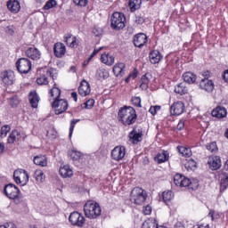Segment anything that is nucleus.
<instances>
[{
	"instance_id": "obj_1",
	"label": "nucleus",
	"mask_w": 228,
	"mask_h": 228,
	"mask_svg": "<svg viewBox=\"0 0 228 228\" xmlns=\"http://www.w3.org/2000/svg\"><path fill=\"white\" fill-rule=\"evenodd\" d=\"M118 117L124 126H133L136 122V110L133 107L121 108Z\"/></svg>"
},
{
	"instance_id": "obj_2",
	"label": "nucleus",
	"mask_w": 228,
	"mask_h": 228,
	"mask_svg": "<svg viewBox=\"0 0 228 228\" xmlns=\"http://www.w3.org/2000/svg\"><path fill=\"white\" fill-rule=\"evenodd\" d=\"M84 213L86 218L95 219L101 216L102 210L101 205L95 201L89 200L84 205Z\"/></svg>"
},
{
	"instance_id": "obj_3",
	"label": "nucleus",
	"mask_w": 228,
	"mask_h": 228,
	"mask_svg": "<svg viewBox=\"0 0 228 228\" xmlns=\"http://www.w3.org/2000/svg\"><path fill=\"white\" fill-rule=\"evenodd\" d=\"M4 193L8 199H11L16 204L22 202V196L20 195V190L17 188L13 183H9L4 187Z\"/></svg>"
},
{
	"instance_id": "obj_4",
	"label": "nucleus",
	"mask_w": 228,
	"mask_h": 228,
	"mask_svg": "<svg viewBox=\"0 0 228 228\" xmlns=\"http://www.w3.org/2000/svg\"><path fill=\"white\" fill-rule=\"evenodd\" d=\"M130 200L138 206L143 204L147 200V191L140 187L134 188L130 193Z\"/></svg>"
},
{
	"instance_id": "obj_5",
	"label": "nucleus",
	"mask_w": 228,
	"mask_h": 228,
	"mask_svg": "<svg viewBox=\"0 0 228 228\" xmlns=\"http://www.w3.org/2000/svg\"><path fill=\"white\" fill-rule=\"evenodd\" d=\"M110 26L117 31L126 28V16L122 12H116L110 17Z\"/></svg>"
},
{
	"instance_id": "obj_6",
	"label": "nucleus",
	"mask_w": 228,
	"mask_h": 228,
	"mask_svg": "<svg viewBox=\"0 0 228 228\" xmlns=\"http://www.w3.org/2000/svg\"><path fill=\"white\" fill-rule=\"evenodd\" d=\"M0 81L4 86H12L15 83V73L10 69L0 72Z\"/></svg>"
},
{
	"instance_id": "obj_7",
	"label": "nucleus",
	"mask_w": 228,
	"mask_h": 228,
	"mask_svg": "<svg viewBox=\"0 0 228 228\" xmlns=\"http://www.w3.org/2000/svg\"><path fill=\"white\" fill-rule=\"evenodd\" d=\"M13 179L17 184L24 186V184H27L28 181H29V175H28V171L24 169H18L13 173Z\"/></svg>"
},
{
	"instance_id": "obj_8",
	"label": "nucleus",
	"mask_w": 228,
	"mask_h": 228,
	"mask_svg": "<svg viewBox=\"0 0 228 228\" xmlns=\"http://www.w3.org/2000/svg\"><path fill=\"white\" fill-rule=\"evenodd\" d=\"M52 108L55 110V115H61L69 110V102L65 99L54 100L52 103Z\"/></svg>"
},
{
	"instance_id": "obj_9",
	"label": "nucleus",
	"mask_w": 228,
	"mask_h": 228,
	"mask_svg": "<svg viewBox=\"0 0 228 228\" xmlns=\"http://www.w3.org/2000/svg\"><path fill=\"white\" fill-rule=\"evenodd\" d=\"M16 67L17 70L20 74H28V72L31 70V61H29V59L27 58H20L19 61H17Z\"/></svg>"
},
{
	"instance_id": "obj_10",
	"label": "nucleus",
	"mask_w": 228,
	"mask_h": 228,
	"mask_svg": "<svg viewBox=\"0 0 228 228\" xmlns=\"http://www.w3.org/2000/svg\"><path fill=\"white\" fill-rule=\"evenodd\" d=\"M25 55L30 60L38 61V60L42 58V52H40V50H38L35 45H31L25 50Z\"/></svg>"
},
{
	"instance_id": "obj_11",
	"label": "nucleus",
	"mask_w": 228,
	"mask_h": 228,
	"mask_svg": "<svg viewBox=\"0 0 228 228\" xmlns=\"http://www.w3.org/2000/svg\"><path fill=\"white\" fill-rule=\"evenodd\" d=\"M69 220L72 225H77V227H83L85 225V216L79 212H72L69 215Z\"/></svg>"
},
{
	"instance_id": "obj_12",
	"label": "nucleus",
	"mask_w": 228,
	"mask_h": 228,
	"mask_svg": "<svg viewBox=\"0 0 228 228\" xmlns=\"http://www.w3.org/2000/svg\"><path fill=\"white\" fill-rule=\"evenodd\" d=\"M174 183L176 186H180L181 188H186L191 184V181L190 178H186L184 175L181 174H176L174 177Z\"/></svg>"
},
{
	"instance_id": "obj_13",
	"label": "nucleus",
	"mask_w": 228,
	"mask_h": 228,
	"mask_svg": "<svg viewBox=\"0 0 228 228\" xmlns=\"http://www.w3.org/2000/svg\"><path fill=\"white\" fill-rule=\"evenodd\" d=\"M126 156V147L124 146H116L111 151V157L115 161H120V159H124Z\"/></svg>"
},
{
	"instance_id": "obj_14",
	"label": "nucleus",
	"mask_w": 228,
	"mask_h": 228,
	"mask_svg": "<svg viewBox=\"0 0 228 228\" xmlns=\"http://www.w3.org/2000/svg\"><path fill=\"white\" fill-rule=\"evenodd\" d=\"M142 136H143L142 130L134 127L133 131L129 134V141L132 143H138L139 142H142Z\"/></svg>"
},
{
	"instance_id": "obj_15",
	"label": "nucleus",
	"mask_w": 228,
	"mask_h": 228,
	"mask_svg": "<svg viewBox=\"0 0 228 228\" xmlns=\"http://www.w3.org/2000/svg\"><path fill=\"white\" fill-rule=\"evenodd\" d=\"M147 35L139 33L134 37V45L135 47H143L147 44Z\"/></svg>"
},
{
	"instance_id": "obj_16",
	"label": "nucleus",
	"mask_w": 228,
	"mask_h": 228,
	"mask_svg": "<svg viewBox=\"0 0 228 228\" xmlns=\"http://www.w3.org/2000/svg\"><path fill=\"white\" fill-rule=\"evenodd\" d=\"M171 115H183L184 113V103L183 102H176L170 107Z\"/></svg>"
},
{
	"instance_id": "obj_17",
	"label": "nucleus",
	"mask_w": 228,
	"mask_h": 228,
	"mask_svg": "<svg viewBox=\"0 0 228 228\" xmlns=\"http://www.w3.org/2000/svg\"><path fill=\"white\" fill-rule=\"evenodd\" d=\"M208 165L211 170H218L222 167V160L218 156H211L208 158Z\"/></svg>"
},
{
	"instance_id": "obj_18",
	"label": "nucleus",
	"mask_w": 228,
	"mask_h": 228,
	"mask_svg": "<svg viewBox=\"0 0 228 228\" xmlns=\"http://www.w3.org/2000/svg\"><path fill=\"white\" fill-rule=\"evenodd\" d=\"M90 92H92V89L90 88V84L86 82V80H82L78 87L79 95H81L82 97H86V95H90Z\"/></svg>"
},
{
	"instance_id": "obj_19",
	"label": "nucleus",
	"mask_w": 228,
	"mask_h": 228,
	"mask_svg": "<svg viewBox=\"0 0 228 228\" xmlns=\"http://www.w3.org/2000/svg\"><path fill=\"white\" fill-rule=\"evenodd\" d=\"M200 88L209 93L215 90V84L213 83V80H209L208 78H202L200 82Z\"/></svg>"
},
{
	"instance_id": "obj_20",
	"label": "nucleus",
	"mask_w": 228,
	"mask_h": 228,
	"mask_svg": "<svg viewBox=\"0 0 228 228\" xmlns=\"http://www.w3.org/2000/svg\"><path fill=\"white\" fill-rule=\"evenodd\" d=\"M53 53L56 58H63L65 53H67V48L63 43H56L53 46Z\"/></svg>"
},
{
	"instance_id": "obj_21",
	"label": "nucleus",
	"mask_w": 228,
	"mask_h": 228,
	"mask_svg": "<svg viewBox=\"0 0 228 228\" xmlns=\"http://www.w3.org/2000/svg\"><path fill=\"white\" fill-rule=\"evenodd\" d=\"M212 117H216V118H225L227 117V109L221 106L216 107L212 110Z\"/></svg>"
},
{
	"instance_id": "obj_22",
	"label": "nucleus",
	"mask_w": 228,
	"mask_h": 228,
	"mask_svg": "<svg viewBox=\"0 0 228 228\" xmlns=\"http://www.w3.org/2000/svg\"><path fill=\"white\" fill-rule=\"evenodd\" d=\"M64 42L69 47H77L78 45L77 38L72 36V34H66L64 36Z\"/></svg>"
},
{
	"instance_id": "obj_23",
	"label": "nucleus",
	"mask_w": 228,
	"mask_h": 228,
	"mask_svg": "<svg viewBox=\"0 0 228 228\" xmlns=\"http://www.w3.org/2000/svg\"><path fill=\"white\" fill-rule=\"evenodd\" d=\"M149 58L151 63L156 65V63H159L161 60H163V55H161V53H159V51L155 50L150 53Z\"/></svg>"
},
{
	"instance_id": "obj_24",
	"label": "nucleus",
	"mask_w": 228,
	"mask_h": 228,
	"mask_svg": "<svg viewBox=\"0 0 228 228\" xmlns=\"http://www.w3.org/2000/svg\"><path fill=\"white\" fill-rule=\"evenodd\" d=\"M7 8L10 12H12V13H18V12L20 11V3L19 0H10L7 3Z\"/></svg>"
},
{
	"instance_id": "obj_25",
	"label": "nucleus",
	"mask_w": 228,
	"mask_h": 228,
	"mask_svg": "<svg viewBox=\"0 0 228 228\" xmlns=\"http://www.w3.org/2000/svg\"><path fill=\"white\" fill-rule=\"evenodd\" d=\"M125 69H126V64H124L123 62L117 63L113 67L114 76H116V77H122Z\"/></svg>"
},
{
	"instance_id": "obj_26",
	"label": "nucleus",
	"mask_w": 228,
	"mask_h": 228,
	"mask_svg": "<svg viewBox=\"0 0 228 228\" xmlns=\"http://www.w3.org/2000/svg\"><path fill=\"white\" fill-rule=\"evenodd\" d=\"M101 61L109 67H111L113 63H115V57L110 55V53H103L101 56Z\"/></svg>"
},
{
	"instance_id": "obj_27",
	"label": "nucleus",
	"mask_w": 228,
	"mask_h": 228,
	"mask_svg": "<svg viewBox=\"0 0 228 228\" xmlns=\"http://www.w3.org/2000/svg\"><path fill=\"white\" fill-rule=\"evenodd\" d=\"M28 99L32 108H38V102H40V98L38 97V94L36 91L30 92Z\"/></svg>"
},
{
	"instance_id": "obj_28",
	"label": "nucleus",
	"mask_w": 228,
	"mask_h": 228,
	"mask_svg": "<svg viewBox=\"0 0 228 228\" xmlns=\"http://www.w3.org/2000/svg\"><path fill=\"white\" fill-rule=\"evenodd\" d=\"M95 77L97 79H108L110 77V72L106 69L100 67L96 69Z\"/></svg>"
},
{
	"instance_id": "obj_29",
	"label": "nucleus",
	"mask_w": 228,
	"mask_h": 228,
	"mask_svg": "<svg viewBox=\"0 0 228 228\" xmlns=\"http://www.w3.org/2000/svg\"><path fill=\"white\" fill-rule=\"evenodd\" d=\"M59 172L61 177L64 178L72 177V175H74V172H72V169L69 166L61 167Z\"/></svg>"
},
{
	"instance_id": "obj_30",
	"label": "nucleus",
	"mask_w": 228,
	"mask_h": 228,
	"mask_svg": "<svg viewBox=\"0 0 228 228\" xmlns=\"http://www.w3.org/2000/svg\"><path fill=\"white\" fill-rule=\"evenodd\" d=\"M183 78L185 83H188V85H192V83H195V81H197V76L190 71L185 72L183 75Z\"/></svg>"
},
{
	"instance_id": "obj_31",
	"label": "nucleus",
	"mask_w": 228,
	"mask_h": 228,
	"mask_svg": "<svg viewBox=\"0 0 228 228\" xmlns=\"http://www.w3.org/2000/svg\"><path fill=\"white\" fill-rule=\"evenodd\" d=\"M34 163L39 167H47V157L45 155H39L34 157Z\"/></svg>"
},
{
	"instance_id": "obj_32",
	"label": "nucleus",
	"mask_w": 228,
	"mask_h": 228,
	"mask_svg": "<svg viewBox=\"0 0 228 228\" xmlns=\"http://www.w3.org/2000/svg\"><path fill=\"white\" fill-rule=\"evenodd\" d=\"M20 140V132L18 130H12L8 138V143H14V142H19Z\"/></svg>"
},
{
	"instance_id": "obj_33",
	"label": "nucleus",
	"mask_w": 228,
	"mask_h": 228,
	"mask_svg": "<svg viewBox=\"0 0 228 228\" xmlns=\"http://www.w3.org/2000/svg\"><path fill=\"white\" fill-rule=\"evenodd\" d=\"M155 161H157V163L159 164L168 161V151H163L162 153L157 154V156L155 157Z\"/></svg>"
},
{
	"instance_id": "obj_34",
	"label": "nucleus",
	"mask_w": 228,
	"mask_h": 228,
	"mask_svg": "<svg viewBox=\"0 0 228 228\" xmlns=\"http://www.w3.org/2000/svg\"><path fill=\"white\" fill-rule=\"evenodd\" d=\"M174 192L172 191H165L162 193V199L165 204H168L171 200H174Z\"/></svg>"
},
{
	"instance_id": "obj_35",
	"label": "nucleus",
	"mask_w": 228,
	"mask_h": 228,
	"mask_svg": "<svg viewBox=\"0 0 228 228\" xmlns=\"http://www.w3.org/2000/svg\"><path fill=\"white\" fill-rule=\"evenodd\" d=\"M175 92L179 95H184L188 93V89L186 88L184 83H180L175 87Z\"/></svg>"
},
{
	"instance_id": "obj_36",
	"label": "nucleus",
	"mask_w": 228,
	"mask_h": 228,
	"mask_svg": "<svg viewBox=\"0 0 228 228\" xmlns=\"http://www.w3.org/2000/svg\"><path fill=\"white\" fill-rule=\"evenodd\" d=\"M220 191H225L228 186V175L227 174L221 175Z\"/></svg>"
},
{
	"instance_id": "obj_37",
	"label": "nucleus",
	"mask_w": 228,
	"mask_h": 228,
	"mask_svg": "<svg viewBox=\"0 0 228 228\" xmlns=\"http://www.w3.org/2000/svg\"><path fill=\"white\" fill-rule=\"evenodd\" d=\"M142 228H158V222L155 219H147L142 223Z\"/></svg>"
},
{
	"instance_id": "obj_38",
	"label": "nucleus",
	"mask_w": 228,
	"mask_h": 228,
	"mask_svg": "<svg viewBox=\"0 0 228 228\" xmlns=\"http://www.w3.org/2000/svg\"><path fill=\"white\" fill-rule=\"evenodd\" d=\"M179 154L184 156V158H190L191 156V149L186 148L184 146H178L177 147Z\"/></svg>"
},
{
	"instance_id": "obj_39",
	"label": "nucleus",
	"mask_w": 228,
	"mask_h": 228,
	"mask_svg": "<svg viewBox=\"0 0 228 228\" xmlns=\"http://www.w3.org/2000/svg\"><path fill=\"white\" fill-rule=\"evenodd\" d=\"M34 177L37 183H44L45 181V175H44V171L40 169L35 171Z\"/></svg>"
},
{
	"instance_id": "obj_40",
	"label": "nucleus",
	"mask_w": 228,
	"mask_h": 228,
	"mask_svg": "<svg viewBox=\"0 0 228 228\" xmlns=\"http://www.w3.org/2000/svg\"><path fill=\"white\" fill-rule=\"evenodd\" d=\"M140 4H142V2H140V0H129L128 2V6L131 12H136V10L140 8Z\"/></svg>"
},
{
	"instance_id": "obj_41",
	"label": "nucleus",
	"mask_w": 228,
	"mask_h": 228,
	"mask_svg": "<svg viewBox=\"0 0 228 228\" xmlns=\"http://www.w3.org/2000/svg\"><path fill=\"white\" fill-rule=\"evenodd\" d=\"M50 95L51 97H53L54 101L60 100V96L61 95V90L58 87H53L50 90Z\"/></svg>"
},
{
	"instance_id": "obj_42",
	"label": "nucleus",
	"mask_w": 228,
	"mask_h": 228,
	"mask_svg": "<svg viewBox=\"0 0 228 228\" xmlns=\"http://www.w3.org/2000/svg\"><path fill=\"white\" fill-rule=\"evenodd\" d=\"M140 84V88H142V90H147V88H149V77H147V75L142 76Z\"/></svg>"
},
{
	"instance_id": "obj_43",
	"label": "nucleus",
	"mask_w": 228,
	"mask_h": 228,
	"mask_svg": "<svg viewBox=\"0 0 228 228\" xmlns=\"http://www.w3.org/2000/svg\"><path fill=\"white\" fill-rule=\"evenodd\" d=\"M69 156L71 158V159H73V161H77V159H80L81 158V152L72 150L69 152Z\"/></svg>"
},
{
	"instance_id": "obj_44",
	"label": "nucleus",
	"mask_w": 228,
	"mask_h": 228,
	"mask_svg": "<svg viewBox=\"0 0 228 228\" xmlns=\"http://www.w3.org/2000/svg\"><path fill=\"white\" fill-rule=\"evenodd\" d=\"M11 129L12 128L8 125L2 126L1 131H0L1 138H5L6 134H8V133H10Z\"/></svg>"
},
{
	"instance_id": "obj_45",
	"label": "nucleus",
	"mask_w": 228,
	"mask_h": 228,
	"mask_svg": "<svg viewBox=\"0 0 228 228\" xmlns=\"http://www.w3.org/2000/svg\"><path fill=\"white\" fill-rule=\"evenodd\" d=\"M207 150L210 152H216L218 151V147L216 146V143L215 142H212L207 144Z\"/></svg>"
},
{
	"instance_id": "obj_46",
	"label": "nucleus",
	"mask_w": 228,
	"mask_h": 228,
	"mask_svg": "<svg viewBox=\"0 0 228 228\" xmlns=\"http://www.w3.org/2000/svg\"><path fill=\"white\" fill-rule=\"evenodd\" d=\"M37 83L38 85H48L49 80H47V77H45V75H43V76L37 77Z\"/></svg>"
},
{
	"instance_id": "obj_47",
	"label": "nucleus",
	"mask_w": 228,
	"mask_h": 228,
	"mask_svg": "<svg viewBox=\"0 0 228 228\" xmlns=\"http://www.w3.org/2000/svg\"><path fill=\"white\" fill-rule=\"evenodd\" d=\"M208 216H210L212 222H215V220H218V218H220V214L215 210H210Z\"/></svg>"
},
{
	"instance_id": "obj_48",
	"label": "nucleus",
	"mask_w": 228,
	"mask_h": 228,
	"mask_svg": "<svg viewBox=\"0 0 228 228\" xmlns=\"http://www.w3.org/2000/svg\"><path fill=\"white\" fill-rule=\"evenodd\" d=\"M56 6L55 0H49L44 6V10H51V8H54Z\"/></svg>"
},
{
	"instance_id": "obj_49",
	"label": "nucleus",
	"mask_w": 228,
	"mask_h": 228,
	"mask_svg": "<svg viewBox=\"0 0 228 228\" xmlns=\"http://www.w3.org/2000/svg\"><path fill=\"white\" fill-rule=\"evenodd\" d=\"M77 122H79V119H72L70 122V126H69V138H72V133H74V127L76 126V124H77Z\"/></svg>"
},
{
	"instance_id": "obj_50",
	"label": "nucleus",
	"mask_w": 228,
	"mask_h": 228,
	"mask_svg": "<svg viewBox=\"0 0 228 228\" xmlns=\"http://www.w3.org/2000/svg\"><path fill=\"white\" fill-rule=\"evenodd\" d=\"M132 102L137 108H142V98H140V97H133L132 98Z\"/></svg>"
},
{
	"instance_id": "obj_51",
	"label": "nucleus",
	"mask_w": 228,
	"mask_h": 228,
	"mask_svg": "<svg viewBox=\"0 0 228 228\" xmlns=\"http://www.w3.org/2000/svg\"><path fill=\"white\" fill-rule=\"evenodd\" d=\"M159 110H161V106L159 105H155V106H151L149 110V111L152 114V115H156L158 113V111H159Z\"/></svg>"
},
{
	"instance_id": "obj_52",
	"label": "nucleus",
	"mask_w": 228,
	"mask_h": 228,
	"mask_svg": "<svg viewBox=\"0 0 228 228\" xmlns=\"http://www.w3.org/2000/svg\"><path fill=\"white\" fill-rule=\"evenodd\" d=\"M94 104H95V101L94 99H90L86 102H85V106L87 110H92Z\"/></svg>"
},
{
	"instance_id": "obj_53",
	"label": "nucleus",
	"mask_w": 228,
	"mask_h": 228,
	"mask_svg": "<svg viewBox=\"0 0 228 228\" xmlns=\"http://www.w3.org/2000/svg\"><path fill=\"white\" fill-rule=\"evenodd\" d=\"M73 2L77 6H86L88 4V0H73Z\"/></svg>"
},
{
	"instance_id": "obj_54",
	"label": "nucleus",
	"mask_w": 228,
	"mask_h": 228,
	"mask_svg": "<svg viewBox=\"0 0 228 228\" xmlns=\"http://www.w3.org/2000/svg\"><path fill=\"white\" fill-rule=\"evenodd\" d=\"M185 122L186 121L184 119H180L179 123L177 124L176 129L178 131H183V129H184Z\"/></svg>"
},
{
	"instance_id": "obj_55",
	"label": "nucleus",
	"mask_w": 228,
	"mask_h": 228,
	"mask_svg": "<svg viewBox=\"0 0 228 228\" xmlns=\"http://www.w3.org/2000/svg\"><path fill=\"white\" fill-rule=\"evenodd\" d=\"M10 104L12 108H17L19 106V101L15 97L10 98Z\"/></svg>"
},
{
	"instance_id": "obj_56",
	"label": "nucleus",
	"mask_w": 228,
	"mask_h": 228,
	"mask_svg": "<svg viewBox=\"0 0 228 228\" xmlns=\"http://www.w3.org/2000/svg\"><path fill=\"white\" fill-rule=\"evenodd\" d=\"M134 22L135 24H143V22H145V19H143V17L141 15H138L135 17Z\"/></svg>"
},
{
	"instance_id": "obj_57",
	"label": "nucleus",
	"mask_w": 228,
	"mask_h": 228,
	"mask_svg": "<svg viewBox=\"0 0 228 228\" xmlns=\"http://www.w3.org/2000/svg\"><path fill=\"white\" fill-rule=\"evenodd\" d=\"M151 213H152V208H151V206L147 205L143 209V214L151 215Z\"/></svg>"
},
{
	"instance_id": "obj_58",
	"label": "nucleus",
	"mask_w": 228,
	"mask_h": 228,
	"mask_svg": "<svg viewBox=\"0 0 228 228\" xmlns=\"http://www.w3.org/2000/svg\"><path fill=\"white\" fill-rule=\"evenodd\" d=\"M0 228H17V225L13 223H8L5 225H0Z\"/></svg>"
},
{
	"instance_id": "obj_59",
	"label": "nucleus",
	"mask_w": 228,
	"mask_h": 228,
	"mask_svg": "<svg viewBox=\"0 0 228 228\" xmlns=\"http://www.w3.org/2000/svg\"><path fill=\"white\" fill-rule=\"evenodd\" d=\"M93 33L95 37H101V35H102V30L100 28H94Z\"/></svg>"
},
{
	"instance_id": "obj_60",
	"label": "nucleus",
	"mask_w": 228,
	"mask_h": 228,
	"mask_svg": "<svg viewBox=\"0 0 228 228\" xmlns=\"http://www.w3.org/2000/svg\"><path fill=\"white\" fill-rule=\"evenodd\" d=\"M138 76V70L134 69L132 73L129 74V77H132V79H135Z\"/></svg>"
},
{
	"instance_id": "obj_61",
	"label": "nucleus",
	"mask_w": 228,
	"mask_h": 228,
	"mask_svg": "<svg viewBox=\"0 0 228 228\" xmlns=\"http://www.w3.org/2000/svg\"><path fill=\"white\" fill-rule=\"evenodd\" d=\"M102 49H103L102 46L100 47V48H95V49L94 50V52L92 53V54H91V58H94V57L95 56V54H97V53H99V51H102Z\"/></svg>"
},
{
	"instance_id": "obj_62",
	"label": "nucleus",
	"mask_w": 228,
	"mask_h": 228,
	"mask_svg": "<svg viewBox=\"0 0 228 228\" xmlns=\"http://www.w3.org/2000/svg\"><path fill=\"white\" fill-rule=\"evenodd\" d=\"M175 228H186L182 222H177L175 225Z\"/></svg>"
},
{
	"instance_id": "obj_63",
	"label": "nucleus",
	"mask_w": 228,
	"mask_h": 228,
	"mask_svg": "<svg viewBox=\"0 0 228 228\" xmlns=\"http://www.w3.org/2000/svg\"><path fill=\"white\" fill-rule=\"evenodd\" d=\"M71 97L74 99L75 102H77V93L73 92L71 93Z\"/></svg>"
},
{
	"instance_id": "obj_64",
	"label": "nucleus",
	"mask_w": 228,
	"mask_h": 228,
	"mask_svg": "<svg viewBox=\"0 0 228 228\" xmlns=\"http://www.w3.org/2000/svg\"><path fill=\"white\" fill-rule=\"evenodd\" d=\"M224 79L226 83H228V69L224 71Z\"/></svg>"
}]
</instances>
